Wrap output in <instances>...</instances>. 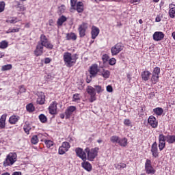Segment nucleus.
I'll list each match as a JSON object with an SVG mask.
<instances>
[{
	"label": "nucleus",
	"instance_id": "nucleus-1",
	"mask_svg": "<svg viewBox=\"0 0 175 175\" xmlns=\"http://www.w3.org/2000/svg\"><path fill=\"white\" fill-rule=\"evenodd\" d=\"M63 59L67 68H72L77 61V55H72L69 52H66L64 53Z\"/></svg>",
	"mask_w": 175,
	"mask_h": 175
},
{
	"label": "nucleus",
	"instance_id": "nucleus-2",
	"mask_svg": "<svg viewBox=\"0 0 175 175\" xmlns=\"http://www.w3.org/2000/svg\"><path fill=\"white\" fill-rule=\"evenodd\" d=\"M98 151H99L98 148H94L92 150H90L89 148L85 149V152L87 154L86 159L88 161H94L96 157H98Z\"/></svg>",
	"mask_w": 175,
	"mask_h": 175
},
{
	"label": "nucleus",
	"instance_id": "nucleus-3",
	"mask_svg": "<svg viewBox=\"0 0 175 175\" xmlns=\"http://www.w3.org/2000/svg\"><path fill=\"white\" fill-rule=\"evenodd\" d=\"M38 43L45 46L46 49H48V50H53L54 47V45H53L50 41H49V38H47L44 34H41L40 41Z\"/></svg>",
	"mask_w": 175,
	"mask_h": 175
},
{
	"label": "nucleus",
	"instance_id": "nucleus-4",
	"mask_svg": "<svg viewBox=\"0 0 175 175\" xmlns=\"http://www.w3.org/2000/svg\"><path fill=\"white\" fill-rule=\"evenodd\" d=\"M17 161V154L15 152L10 153L3 161L4 166H12Z\"/></svg>",
	"mask_w": 175,
	"mask_h": 175
},
{
	"label": "nucleus",
	"instance_id": "nucleus-5",
	"mask_svg": "<svg viewBox=\"0 0 175 175\" xmlns=\"http://www.w3.org/2000/svg\"><path fill=\"white\" fill-rule=\"evenodd\" d=\"M90 75H88L87 77V83H91L92 80V77H96V75H98V72H100V70H98V65L94 64L92 65L90 68Z\"/></svg>",
	"mask_w": 175,
	"mask_h": 175
},
{
	"label": "nucleus",
	"instance_id": "nucleus-6",
	"mask_svg": "<svg viewBox=\"0 0 175 175\" xmlns=\"http://www.w3.org/2000/svg\"><path fill=\"white\" fill-rule=\"evenodd\" d=\"M161 73V68L155 67L152 73L151 81L152 84H157L159 81V74Z\"/></svg>",
	"mask_w": 175,
	"mask_h": 175
},
{
	"label": "nucleus",
	"instance_id": "nucleus-7",
	"mask_svg": "<svg viewBox=\"0 0 175 175\" xmlns=\"http://www.w3.org/2000/svg\"><path fill=\"white\" fill-rule=\"evenodd\" d=\"M122 50H124V45L121 43H117L111 47V53L112 55H117L120 54Z\"/></svg>",
	"mask_w": 175,
	"mask_h": 175
},
{
	"label": "nucleus",
	"instance_id": "nucleus-8",
	"mask_svg": "<svg viewBox=\"0 0 175 175\" xmlns=\"http://www.w3.org/2000/svg\"><path fill=\"white\" fill-rule=\"evenodd\" d=\"M145 170H146L147 174H155V169H154V167L151 164V160L146 159V161L145 163Z\"/></svg>",
	"mask_w": 175,
	"mask_h": 175
},
{
	"label": "nucleus",
	"instance_id": "nucleus-9",
	"mask_svg": "<svg viewBox=\"0 0 175 175\" xmlns=\"http://www.w3.org/2000/svg\"><path fill=\"white\" fill-rule=\"evenodd\" d=\"M87 92L90 96V102H95L96 100V92H95V88L92 86H88L87 88Z\"/></svg>",
	"mask_w": 175,
	"mask_h": 175
},
{
	"label": "nucleus",
	"instance_id": "nucleus-10",
	"mask_svg": "<svg viewBox=\"0 0 175 175\" xmlns=\"http://www.w3.org/2000/svg\"><path fill=\"white\" fill-rule=\"evenodd\" d=\"M75 152L77 157H79V158H81L83 162H85L87 161V152H85V150H83L81 148H77L75 149Z\"/></svg>",
	"mask_w": 175,
	"mask_h": 175
},
{
	"label": "nucleus",
	"instance_id": "nucleus-11",
	"mask_svg": "<svg viewBox=\"0 0 175 175\" xmlns=\"http://www.w3.org/2000/svg\"><path fill=\"white\" fill-rule=\"evenodd\" d=\"M88 29V23H82L81 25L79 26L78 31L81 38H84L85 36V31Z\"/></svg>",
	"mask_w": 175,
	"mask_h": 175
},
{
	"label": "nucleus",
	"instance_id": "nucleus-12",
	"mask_svg": "<svg viewBox=\"0 0 175 175\" xmlns=\"http://www.w3.org/2000/svg\"><path fill=\"white\" fill-rule=\"evenodd\" d=\"M166 137L163 134L159 135V148L160 151H162L165 147H166Z\"/></svg>",
	"mask_w": 175,
	"mask_h": 175
},
{
	"label": "nucleus",
	"instance_id": "nucleus-13",
	"mask_svg": "<svg viewBox=\"0 0 175 175\" xmlns=\"http://www.w3.org/2000/svg\"><path fill=\"white\" fill-rule=\"evenodd\" d=\"M76 111V107L75 106H70L68 107L67 109L65 111V115H66V118H70L72 116V114Z\"/></svg>",
	"mask_w": 175,
	"mask_h": 175
},
{
	"label": "nucleus",
	"instance_id": "nucleus-14",
	"mask_svg": "<svg viewBox=\"0 0 175 175\" xmlns=\"http://www.w3.org/2000/svg\"><path fill=\"white\" fill-rule=\"evenodd\" d=\"M150 151L154 158H158L159 153L158 152V144L157 142L152 144Z\"/></svg>",
	"mask_w": 175,
	"mask_h": 175
},
{
	"label": "nucleus",
	"instance_id": "nucleus-15",
	"mask_svg": "<svg viewBox=\"0 0 175 175\" xmlns=\"http://www.w3.org/2000/svg\"><path fill=\"white\" fill-rule=\"evenodd\" d=\"M44 46L42 44H39L38 42L36 50L34 51V54L36 57H40V55H42L43 54V49Z\"/></svg>",
	"mask_w": 175,
	"mask_h": 175
},
{
	"label": "nucleus",
	"instance_id": "nucleus-16",
	"mask_svg": "<svg viewBox=\"0 0 175 175\" xmlns=\"http://www.w3.org/2000/svg\"><path fill=\"white\" fill-rule=\"evenodd\" d=\"M165 38V34L162 31H156L153 34V40L155 42H159V40H162Z\"/></svg>",
	"mask_w": 175,
	"mask_h": 175
},
{
	"label": "nucleus",
	"instance_id": "nucleus-17",
	"mask_svg": "<svg viewBox=\"0 0 175 175\" xmlns=\"http://www.w3.org/2000/svg\"><path fill=\"white\" fill-rule=\"evenodd\" d=\"M148 123L152 128H157L158 126V121H157V118L152 116L148 118Z\"/></svg>",
	"mask_w": 175,
	"mask_h": 175
},
{
	"label": "nucleus",
	"instance_id": "nucleus-18",
	"mask_svg": "<svg viewBox=\"0 0 175 175\" xmlns=\"http://www.w3.org/2000/svg\"><path fill=\"white\" fill-rule=\"evenodd\" d=\"M57 102L53 101L49 107V111L50 114H57Z\"/></svg>",
	"mask_w": 175,
	"mask_h": 175
},
{
	"label": "nucleus",
	"instance_id": "nucleus-19",
	"mask_svg": "<svg viewBox=\"0 0 175 175\" xmlns=\"http://www.w3.org/2000/svg\"><path fill=\"white\" fill-rule=\"evenodd\" d=\"M44 102H46V96L44 93L40 92L37 98V103H38V105H44Z\"/></svg>",
	"mask_w": 175,
	"mask_h": 175
},
{
	"label": "nucleus",
	"instance_id": "nucleus-20",
	"mask_svg": "<svg viewBox=\"0 0 175 175\" xmlns=\"http://www.w3.org/2000/svg\"><path fill=\"white\" fill-rule=\"evenodd\" d=\"M150 76H151V72H150V71L148 70H145L142 72L141 74L142 79L144 81H148Z\"/></svg>",
	"mask_w": 175,
	"mask_h": 175
},
{
	"label": "nucleus",
	"instance_id": "nucleus-21",
	"mask_svg": "<svg viewBox=\"0 0 175 175\" xmlns=\"http://www.w3.org/2000/svg\"><path fill=\"white\" fill-rule=\"evenodd\" d=\"M8 115L3 114L0 118V129H5L6 126V117Z\"/></svg>",
	"mask_w": 175,
	"mask_h": 175
},
{
	"label": "nucleus",
	"instance_id": "nucleus-22",
	"mask_svg": "<svg viewBox=\"0 0 175 175\" xmlns=\"http://www.w3.org/2000/svg\"><path fill=\"white\" fill-rule=\"evenodd\" d=\"M99 32H100L99 28L95 26H93L92 27V31H91L92 39H96V36L99 35Z\"/></svg>",
	"mask_w": 175,
	"mask_h": 175
},
{
	"label": "nucleus",
	"instance_id": "nucleus-23",
	"mask_svg": "<svg viewBox=\"0 0 175 175\" xmlns=\"http://www.w3.org/2000/svg\"><path fill=\"white\" fill-rule=\"evenodd\" d=\"M82 167L85 169V170H87V172H91L92 170V165H91V163L88 161H84L81 163Z\"/></svg>",
	"mask_w": 175,
	"mask_h": 175
},
{
	"label": "nucleus",
	"instance_id": "nucleus-24",
	"mask_svg": "<svg viewBox=\"0 0 175 175\" xmlns=\"http://www.w3.org/2000/svg\"><path fill=\"white\" fill-rule=\"evenodd\" d=\"M99 75L100 76H103L104 79H109V77H110V71L101 68V70H100Z\"/></svg>",
	"mask_w": 175,
	"mask_h": 175
},
{
	"label": "nucleus",
	"instance_id": "nucleus-25",
	"mask_svg": "<svg viewBox=\"0 0 175 175\" xmlns=\"http://www.w3.org/2000/svg\"><path fill=\"white\" fill-rule=\"evenodd\" d=\"M76 10L78 13H83V12H84V5L83 2L79 1L77 3Z\"/></svg>",
	"mask_w": 175,
	"mask_h": 175
},
{
	"label": "nucleus",
	"instance_id": "nucleus-26",
	"mask_svg": "<svg viewBox=\"0 0 175 175\" xmlns=\"http://www.w3.org/2000/svg\"><path fill=\"white\" fill-rule=\"evenodd\" d=\"M67 40H76L77 39V36L75 33H68L66 34Z\"/></svg>",
	"mask_w": 175,
	"mask_h": 175
},
{
	"label": "nucleus",
	"instance_id": "nucleus-27",
	"mask_svg": "<svg viewBox=\"0 0 175 175\" xmlns=\"http://www.w3.org/2000/svg\"><path fill=\"white\" fill-rule=\"evenodd\" d=\"M165 139L169 143V144H173V143H175V135H167L165 136Z\"/></svg>",
	"mask_w": 175,
	"mask_h": 175
},
{
	"label": "nucleus",
	"instance_id": "nucleus-28",
	"mask_svg": "<svg viewBox=\"0 0 175 175\" xmlns=\"http://www.w3.org/2000/svg\"><path fill=\"white\" fill-rule=\"evenodd\" d=\"M18 120H20V117L16 116H12L10 118L9 122L10 124H16V122H17V121H18Z\"/></svg>",
	"mask_w": 175,
	"mask_h": 175
},
{
	"label": "nucleus",
	"instance_id": "nucleus-29",
	"mask_svg": "<svg viewBox=\"0 0 175 175\" xmlns=\"http://www.w3.org/2000/svg\"><path fill=\"white\" fill-rule=\"evenodd\" d=\"M66 18L65 17V16H60L57 22V25H59V27H61L62 25V24H64L65 23V21H66Z\"/></svg>",
	"mask_w": 175,
	"mask_h": 175
},
{
	"label": "nucleus",
	"instance_id": "nucleus-30",
	"mask_svg": "<svg viewBox=\"0 0 175 175\" xmlns=\"http://www.w3.org/2000/svg\"><path fill=\"white\" fill-rule=\"evenodd\" d=\"M127 142L128 139H126V138H119V142H118V144L120 145L122 147H126Z\"/></svg>",
	"mask_w": 175,
	"mask_h": 175
},
{
	"label": "nucleus",
	"instance_id": "nucleus-31",
	"mask_svg": "<svg viewBox=\"0 0 175 175\" xmlns=\"http://www.w3.org/2000/svg\"><path fill=\"white\" fill-rule=\"evenodd\" d=\"M154 113L157 116H162L163 113V109L161 107H157L153 109Z\"/></svg>",
	"mask_w": 175,
	"mask_h": 175
},
{
	"label": "nucleus",
	"instance_id": "nucleus-32",
	"mask_svg": "<svg viewBox=\"0 0 175 175\" xmlns=\"http://www.w3.org/2000/svg\"><path fill=\"white\" fill-rule=\"evenodd\" d=\"M26 109L27 111L29 113H32V111H35V107L32 103H30L26 106Z\"/></svg>",
	"mask_w": 175,
	"mask_h": 175
},
{
	"label": "nucleus",
	"instance_id": "nucleus-33",
	"mask_svg": "<svg viewBox=\"0 0 175 175\" xmlns=\"http://www.w3.org/2000/svg\"><path fill=\"white\" fill-rule=\"evenodd\" d=\"M110 141L111 142V143H118V142H120V137L113 135L110 137Z\"/></svg>",
	"mask_w": 175,
	"mask_h": 175
},
{
	"label": "nucleus",
	"instance_id": "nucleus-34",
	"mask_svg": "<svg viewBox=\"0 0 175 175\" xmlns=\"http://www.w3.org/2000/svg\"><path fill=\"white\" fill-rule=\"evenodd\" d=\"M39 120L40 121H41L43 124H44L45 122H47V117H46V116H44V114H40L39 116Z\"/></svg>",
	"mask_w": 175,
	"mask_h": 175
},
{
	"label": "nucleus",
	"instance_id": "nucleus-35",
	"mask_svg": "<svg viewBox=\"0 0 175 175\" xmlns=\"http://www.w3.org/2000/svg\"><path fill=\"white\" fill-rule=\"evenodd\" d=\"M12 69V64H6L1 67V70L5 72L6 70H10Z\"/></svg>",
	"mask_w": 175,
	"mask_h": 175
},
{
	"label": "nucleus",
	"instance_id": "nucleus-36",
	"mask_svg": "<svg viewBox=\"0 0 175 175\" xmlns=\"http://www.w3.org/2000/svg\"><path fill=\"white\" fill-rule=\"evenodd\" d=\"M80 94L76 93L72 95V102H77V100H80Z\"/></svg>",
	"mask_w": 175,
	"mask_h": 175
},
{
	"label": "nucleus",
	"instance_id": "nucleus-37",
	"mask_svg": "<svg viewBox=\"0 0 175 175\" xmlns=\"http://www.w3.org/2000/svg\"><path fill=\"white\" fill-rule=\"evenodd\" d=\"M23 129L27 135H29V131H31V125L25 124L23 127Z\"/></svg>",
	"mask_w": 175,
	"mask_h": 175
},
{
	"label": "nucleus",
	"instance_id": "nucleus-38",
	"mask_svg": "<svg viewBox=\"0 0 175 175\" xmlns=\"http://www.w3.org/2000/svg\"><path fill=\"white\" fill-rule=\"evenodd\" d=\"M62 147L68 151L69 148H70V145L69 144V142H65L62 143Z\"/></svg>",
	"mask_w": 175,
	"mask_h": 175
},
{
	"label": "nucleus",
	"instance_id": "nucleus-39",
	"mask_svg": "<svg viewBox=\"0 0 175 175\" xmlns=\"http://www.w3.org/2000/svg\"><path fill=\"white\" fill-rule=\"evenodd\" d=\"M38 142H39V139H38V135H33L31 137L32 144H38Z\"/></svg>",
	"mask_w": 175,
	"mask_h": 175
},
{
	"label": "nucleus",
	"instance_id": "nucleus-40",
	"mask_svg": "<svg viewBox=\"0 0 175 175\" xmlns=\"http://www.w3.org/2000/svg\"><path fill=\"white\" fill-rule=\"evenodd\" d=\"M16 8L18 10V12H24V10H25V7H24V5L21 4H18L17 5H16Z\"/></svg>",
	"mask_w": 175,
	"mask_h": 175
},
{
	"label": "nucleus",
	"instance_id": "nucleus-41",
	"mask_svg": "<svg viewBox=\"0 0 175 175\" xmlns=\"http://www.w3.org/2000/svg\"><path fill=\"white\" fill-rule=\"evenodd\" d=\"M8 46V42L5 40L0 42V49H6Z\"/></svg>",
	"mask_w": 175,
	"mask_h": 175
},
{
	"label": "nucleus",
	"instance_id": "nucleus-42",
	"mask_svg": "<svg viewBox=\"0 0 175 175\" xmlns=\"http://www.w3.org/2000/svg\"><path fill=\"white\" fill-rule=\"evenodd\" d=\"M66 151H68V150L66 148H63V146H60L59 148V155H64V154H65V152H66Z\"/></svg>",
	"mask_w": 175,
	"mask_h": 175
},
{
	"label": "nucleus",
	"instance_id": "nucleus-43",
	"mask_svg": "<svg viewBox=\"0 0 175 175\" xmlns=\"http://www.w3.org/2000/svg\"><path fill=\"white\" fill-rule=\"evenodd\" d=\"M45 144L48 148H50V147H53L54 143L51 140H45Z\"/></svg>",
	"mask_w": 175,
	"mask_h": 175
},
{
	"label": "nucleus",
	"instance_id": "nucleus-44",
	"mask_svg": "<svg viewBox=\"0 0 175 175\" xmlns=\"http://www.w3.org/2000/svg\"><path fill=\"white\" fill-rule=\"evenodd\" d=\"M5 1H0V13H2L5 10Z\"/></svg>",
	"mask_w": 175,
	"mask_h": 175
},
{
	"label": "nucleus",
	"instance_id": "nucleus-45",
	"mask_svg": "<svg viewBox=\"0 0 175 175\" xmlns=\"http://www.w3.org/2000/svg\"><path fill=\"white\" fill-rule=\"evenodd\" d=\"M124 124L126 126H132V122H131V120L129 119H125L124 120Z\"/></svg>",
	"mask_w": 175,
	"mask_h": 175
},
{
	"label": "nucleus",
	"instance_id": "nucleus-46",
	"mask_svg": "<svg viewBox=\"0 0 175 175\" xmlns=\"http://www.w3.org/2000/svg\"><path fill=\"white\" fill-rule=\"evenodd\" d=\"M17 18H12L10 20H7L6 23H10V24H16V23H17Z\"/></svg>",
	"mask_w": 175,
	"mask_h": 175
},
{
	"label": "nucleus",
	"instance_id": "nucleus-47",
	"mask_svg": "<svg viewBox=\"0 0 175 175\" xmlns=\"http://www.w3.org/2000/svg\"><path fill=\"white\" fill-rule=\"evenodd\" d=\"M94 89H96L97 94H100V92L103 91V90H102V86L100 85H94Z\"/></svg>",
	"mask_w": 175,
	"mask_h": 175
},
{
	"label": "nucleus",
	"instance_id": "nucleus-48",
	"mask_svg": "<svg viewBox=\"0 0 175 175\" xmlns=\"http://www.w3.org/2000/svg\"><path fill=\"white\" fill-rule=\"evenodd\" d=\"M169 14H170V17H171V18H175V10H170Z\"/></svg>",
	"mask_w": 175,
	"mask_h": 175
},
{
	"label": "nucleus",
	"instance_id": "nucleus-49",
	"mask_svg": "<svg viewBox=\"0 0 175 175\" xmlns=\"http://www.w3.org/2000/svg\"><path fill=\"white\" fill-rule=\"evenodd\" d=\"M77 3V0H70V5L72 9H75Z\"/></svg>",
	"mask_w": 175,
	"mask_h": 175
},
{
	"label": "nucleus",
	"instance_id": "nucleus-50",
	"mask_svg": "<svg viewBox=\"0 0 175 175\" xmlns=\"http://www.w3.org/2000/svg\"><path fill=\"white\" fill-rule=\"evenodd\" d=\"M102 59L103 61V62H107L109 61V55H104L103 57H102Z\"/></svg>",
	"mask_w": 175,
	"mask_h": 175
},
{
	"label": "nucleus",
	"instance_id": "nucleus-51",
	"mask_svg": "<svg viewBox=\"0 0 175 175\" xmlns=\"http://www.w3.org/2000/svg\"><path fill=\"white\" fill-rule=\"evenodd\" d=\"M109 65H116V59L115 58H111L109 60Z\"/></svg>",
	"mask_w": 175,
	"mask_h": 175
},
{
	"label": "nucleus",
	"instance_id": "nucleus-52",
	"mask_svg": "<svg viewBox=\"0 0 175 175\" xmlns=\"http://www.w3.org/2000/svg\"><path fill=\"white\" fill-rule=\"evenodd\" d=\"M59 12H60V13H64V12H65V5L59 7Z\"/></svg>",
	"mask_w": 175,
	"mask_h": 175
},
{
	"label": "nucleus",
	"instance_id": "nucleus-53",
	"mask_svg": "<svg viewBox=\"0 0 175 175\" xmlns=\"http://www.w3.org/2000/svg\"><path fill=\"white\" fill-rule=\"evenodd\" d=\"M107 92H113V87H111V85H107Z\"/></svg>",
	"mask_w": 175,
	"mask_h": 175
},
{
	"label": "nucleus",
	"instance_id": "nucleus-54",
	"mask_svg": "<svg viewBox=\"0 0 175 175\" xmlns=\"http://www.w3.org/2000/svg\"><path fill=\"white\" fill-rule=\"evenodd\" d=\"M51 62V59L50 57H46L44 59V64H50Z\"/></svg>",
	"mask_w": 175,
	"mask_h": 175
},
{
	"label": "nucleus",
	"instance_id": "nucleus-55",
	"mask_svg": "<svg viewBox=\"0 0 175 175\" xmlns=\"http://www.w3.org/2000/svg\"><path fill=\"white\" fill-rule=\"evenodd\" d=\"M20 31V29H11V33H14L16 32H18Z\"/></svg>",
	"mask_w": 175,
	"mask_h": 175
},
{
	"label": "nucleus",
	"instance_id": "nucleus-56",
	"mask_svg": "<svg viewBox=\"0 0 175 175\" xmlns=\"http://www.w3.org/2000/svg\"><path fill=\"white\" fill-rule=\"evenodd\" d=\"M120 167L122 169H124V168L126 167V164L123 163H120Z\"/></svg>",
	"mask_w": 175,
	"mask_h": 175
},
{
	"label": "nucleus",
	"instance_id": "nucleus-57",
	"mask_svg": "<svg viewBox=\"0 0 175 175\" xmlns=\"http://www.w3.org/2000/svg\"><path fill=\"white\" fill-rule=\"evenodd\" d=\"M170 10H175V5L174 4H170Z\"/></svg>",
	"mask_w": 175,
	"mask_h": 175
},
{
	"label": "nucleus",
	"instance_id": "nucleus-58",
	"mask_svg": "<svg viewBox=\"0 0 175 175\" xmlns=\"http://www.w3.org/2000/svg\"><path fill=\"white\" fill-rule=\"evenodd\" d=\"M115 167H116L117 169L120 170L122 169L121 168V164H115Z\"/></svg>",
	"mask_w": 175,
	"mask_h": 175
},
{
	"label": "nucleus",
	"instance_id": "nucleus-59",
	"mask_svg": "<svg viewBox=\"0 0 175 175\" xmlns=\"http://www.w3.org/2000/svg\"><path fill=\"white\" fill-rule=\"evenodd\" d=\"M12 175H21V172H14L12 173Z\"/></svg>",
	"mask_w": 175,
	"mask_h": 175
},
{
	"label": "nucleus",
	"instance_id": "nucleus-60",
	"mask_svg": "<svg viewBox=\"0 0 175 175\" xmlns=\"http://www.w3.org/2000/svg\"><path fill=\"white\" fill-rule=\"evenodd\" d=\"M49 23V25L51 26L54 24V21H53V19H50Z\"/></svg>",
	"mask_w": 175,
	"mask_h": 175
},
{
	"label": "nucleus",
	"instance_id": "nucleus-61",
	"mask_svg": "<svg viewBox=\"0 0 175 175\" xmlns=\"http://www.w3.org/2000/svg\"><path fill=\"white\" fill-rule=\"evenodd\" d=\"M156 21H157V23H159V21H161V17L157 16L156 17Z\"/></svg>",
	"mask_w": 175,
	"mask_h": 175
},
{
	"label": "nucleus",
	"instance_id": "nucleus-62",
	"mask_svg": "<svg viewBox=\"0 0 175 175\" xmlns=\"http://www.w3.org/2000/svg\"><path fill=\"white\" fill-rule=\"evenodd\" d=\"M60 118H62V120H64V118H65V114L61 113V114H60Z\"/></svg>",
	"mask_w": 175,
	"mask_h": 175
},
{
	"label": "nucleus",
	"instance_id": "nucleus-63",
	"mask_svg": "<svg viewBox=\"0 0 175 175\" xmlns=\"http://www.w3.org/2000/svg\"><path fill=\"white\" fill-rule=\"evenodd\" d=\"M5 33H12V29H9L7 31H5Z\"/></svg>",
	"mask_w": 175,
	"mask_h": 175
},
{
	"label": "nucleus",
	"instance_id": "nucleus-64",
	"mask_svg": "<svg viewBox=\"0 0 175 175\" xmlns=\"http://www.w3.org/2000/svg\"><path fill=\"white\" fill-rule=\"evenodd\" d=\"M172 36L173 39H174V40H175V31L172 33Z\"/></svg>",
	"mask_w": 175,
	"mask_h": 175
}]
</instances>
